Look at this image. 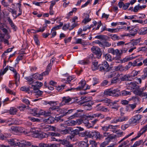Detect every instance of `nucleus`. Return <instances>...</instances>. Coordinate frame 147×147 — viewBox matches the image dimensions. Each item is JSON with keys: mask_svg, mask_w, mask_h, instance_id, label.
I'll return each mask as SVG.
<instances>
[{"mask_svg": "<svg viewBox=\"0 0 147 147\" xmlns=\"http://www.w3.org/2000/svg\"><path fill=\"white\" fill-rule=\"evenodd\" d=\"M50 125H45L40 126V127H34L31 128L32 132L33 133H38V132H40L42 130L45 131H47L49 130Z\"/></svg>", "mask_w": 147, "mask_h": 147, "instance_id": "nucleus-1", "label": "nucleus"}, {"mask_svg": "<svg viewBox=\"0 0 147 147\" xmlns=\"http://www.w3.org/2000/svg\"><path fill=\"white\" fill-rule=\"evenodd\" d=\"M34 113H33V115L34 116L38 117L40 115L47 116H49L51 115L50 111H44L42 110H40L39 111L34 110Z\"/></svg>", "mask_w": 147, "mask_h": 147, "instance_id": "nucleus-2", "label": "nucleus"}, {"mask_svg": "<svg viewBox=\"0 0 147 147\" xmlns=\"http://www.w3.org/2000/svg\"><path fill=\"white\" fill-rule=\"evenodd\" d=\"M92 52L95 54L98 58H100L102 53L100 49L97 47L94 46L91 49Z\"/></svg>", "mask_w": 147, "mask_h": 147, "instance_id": "nucleus-3", "label": "nucleus"}, {"mask_svg": "<svg viewBox=\"0 0 147 147\" xmlns=\"http://www.w3.org/2000/svg\"><path fill=\"white\" fill-rule=\"evenodd\" d=\"M142 117V115L139 114L136 115L129 120V123L130 124H134L138 123Z\"/></svg>", "mask_w": 147, "mask_h": 147, "instance_id": "nucleus-4", "label": "nucleus"}, {"mask_svg": "<svg viewBox=\"0 0 147 147\" xmlns=\"http://www.w3.org/2000/svg\"><path fill=\"white\" fill-rule=\"evenodd\" d=\"M108 52L109 53L115 55V57H121V55L120 51L117 49H114L113 48H109L108 50Z\"/></svg>", "mask_w": 147, "mask_h": 147, "instance_id": "nucleus-5", "label": "nucleus"}, {"mask_svg": "<svg viewBox=\"0 0 147 147\" xmlns=\"http://www.w3.org/2000/svg\"><path fill=\"white\" fill-rule=\"evenodd\" d=\"M100 71H108L109 67L108 63L106 61H104L103 63L99 65Z\"/></svg>", "mask_w": 147, "mask_h": 147, "instance_id": "nucleus-6", "label": "nucleus"}, {"mask_svg": "<svg viewBox=\"0 0 147 147\" xmlns=\"http://www.w3.org/2000/svg\"><path fill=\"white\" fill-rule=\"evenodd\" d=\"M60 132L61 134L65 135L68 134H74L75 130H74L71 127H67L65 129L61 130Z\"/></svg>", "mask_w": 147, "mask_h": 147, "instance_id": "nucleus-7", "label": "nucleus"}, {"mask_svg": "<svg viewBox=\"0 0 147 147\" xmlns=\"http://www.w3.org/2000/svg\"><path fill=\"white\" fill-rule=\"evenodd\" d=\"M146 87L140 88L139 86L138 88H136L133 91L134 93L136 95H138L140 97H142L144 91L145 90Z\"/></svg>", "mask_w": 147, "mask_h": 147, "instance_id": "nucleus-8", "label": "nucleus"}, {"mask_svg": "<svg viewBox=\"0 0 147 147\" xmlns=\"http://www.w3.org/2000/svg\"><path fill=\"white\" fill-rule=\"evenodd\" d=\"M138 30H139V28L137 26H135L134 27H132L129 26L128 32L131 33V36H134L137 34Z\"/></svg>", "mask_w": 147, "mask_h": 147, "instance_id": "nucleus-9", "label": "nucleus"}, {"mask_svg": "<svg viewBox=\"0 0 147 147\" xmlns=\"http://www.w3.org/2000/svg\"><path fill=\"white\" fill-rule=\"evenodd\" d=\"M17 146L19 147H26L30 146L31 145L30 142L26 141V140H19L18 141Z\"/></svg>", "mask_w": 147, "mask_h": 147, "instance_id": "nucleus-10", "label": "nucleus"}, {"mask_svg": "<svg viewBox=\"0 0 147 147\" xmlns=\"http://www.w3.org/2000/svg\"><path fill=\"white\" fill-rule=\"evenodd\" d=\"M90 138L94 137L96 139H101L103 138V136L98 131H94L89 134Z\"/></svg>", "mask_w": 147, "mask_h": 147, "instance_id": "nucleus-11", "label": "nucleus"}, {"mask_svg": "<svg viewBox=\"0 0 147 147\" xmlns=\"http://www.w3.org/2000/svg\"><path fill=\"white\" fill-rule=\"evenodd\" d=\"M71 100V98L68 96L63 97L61 102L59 103V106H62L63 105H65L66 104L69 102Z\"/></svg>", "mask_w": 147, "mask_h": 147, "instance_id": "nucleus-12", "label": "nucleus"}, {"mask_svg": "<svg viewBox=\"0 0 147 147\" xmlns=\"http://www.w3.org/2000/svg\"><path fill=\"white\" fill-rule=\"evenodd\" d=\"M94 117H100L102 119L104 117V116L101 113H96L93 114L92 116H87V118L89 119H91V118H94Z\"/></svg>", "mask_w": 147, "mask_h": 147, "instance_id": "nucleus-13", "label": "nucleus"}, {"mask_svg": "<svg viewBox=\"0 0 147 147\" xmlns=\"http://www.w3.org/2000/svg\"><path fill=\"white\" fill-rule=\"evenodd\" d=\"M18 140L16 139H11L8 140V143L11 146L15 147L17 146Z\"/></svg>", "mask_w": 147, "mask_h": 147, "instance_id": "nucleus-14", "label": "nucleus"}, {"mask_svg": "<svg viewBox=\"0 0 147 147\" xmlns=\"http://www.w3.org/2000/svg\"><path fill=\"white\" fill-rule=\"evenodd\" d=\"M88 140L86 139L85 141L78 142V146L79 147H88L89 145L88 143Z\"/></svg>", "mask_w": 147, "mask_h": 147, "instance_id": "nucleus-15", "label": "nucleus"}, {"mask_svg": "<svg viewBox=\"0 0 147 147\" xmlns=\"http://www.w3.org/2000/svg\"><path fill=\"white\" fill-rule=\"evenodd\" d=\"M147 131V124L142 127L138 133L137 138H139L140 136L145 133Z\"/></svg>", "mask_w": 147, "mask_h": 147, "instance_id": "nucleus-16", "label": "nucleus"}, {"mask_svg": "<svg viewBox=\"0 0 147 147\" xmlns=\"http://www.w3.org/2000/svg\"><path fill=\"white\" fill-rule=\"evenodd\" d=\"M34 92L35 93V95L36 98L41 96L43 92L39 90V89H33Z\"/></svg>", "mask_w": 147, "mask_h": 147, "instance_id": "nucleus-17", "label": "nucleus"}, {"mask_svg": "<svg viewBox=\"0 0 147 147\" xmlns=\"http://www.w3.org/2000/svg\"><path fill=\"white\" fill-rule=\"evenodd\" d=\"M7 19L8 21L9 24L11 25V27H12L13 29L15 31H16L17 30V27L13 23L11 19L10 18V17H7Z\"/></svg>", "mask_w": 147, "mask_h": 147, "instance_id": "nucleus-18", "label": "nucleus"}, {"mask_svg": "<svg viewBox=\"0 0 147 147\" xmlns=\"http://www.w3.org/2000/svg\"><path fill=\"white\" fill-rule=\"evenodd\" d=\"M141 41V38H140L136 39L133 40L132 42L129 43L127 44H128L129 45H136L139 44Z\"/></svg>", "mask_w": 147, "mask_h": 147, "instance_id": "nucleus-19", "label": "nucleus"}, {"mask_svg": "<svg viewBox=\"0 0 147 147\" xmlns=\"http://www.w3.org/2000/svg\"><path fill=\"white\" fill-rule=\"evenodd\" d=\"M35 84L34 85H32V88L33 89H39L43 85V84L42 83L38 81L36 82L35 83Z\"/></svg>", "mask_w": 147, "mask_h": 147, "instance_id": "nucleus-20", "label": "nucleus"}, {"mask_svg": "<svg viewBox=\"0 0 147 147\" xmlns=\"http://www.w3.org/2000/svg\"><path fill=\"white\" fill-rule=\"evenodd\" d=\"M139 86L136 82H131L129 84V87L131 90H135L139 88Z\"/></svg>", "mask_w": 147, "mask_h": 147, "instance_id": "nucleus-21", "label": "nucleus"}, {"mask_svg": "<svg viewBox=\"0 0 147 147\" xmlns=\"http://www.w3.org/2000/svg\"><path fill=\"white\" fill-rule=\"evenodd\" d=\"M120 90L118 89H114L113 90H111L110 96H115L118 97L119 96L117 92H119Z\"/></svg>", "mask_w": 147, "mask_h": 147, "instance_id": "nucleus-22", "label": "nucleus"}, {"mask_svg": "<svg viewBox=\"0 0 147 147\" xmlns=\"http://www.w3.org/2000/svg\"><path fill=\"white\" fill-rule=\"evenodd\" d=\"M79 84L81 85V86H80L75 89H76L77 90H81L84 88V86L86 85V83L85 81L82 80L79 83Z\"/></svg>", "mask_w": 147, "mask_h": 147, "instance_id": "nucleus-23", "label": "nucleus"}, {"mask_svg": "<svg viewBox=\"0 0 147 147\" xmlns=\"http://www.w3.org/2000/svg\"><path fill=\"white\" fill-rule=\"evenodd\" d=\"M139 32L141 35H145L147 34V27L141 28L139 30Z\"/></svg>", "mask_w": 147, "mask_h": 147, "instance_id": "nucleus-24", "label": "nucleus"}, {"mask_svg": "<svg viewBox=\"0 0 147 147\" xmlns=\"http://www.w3.org/2000/svg\"><path fill=\"white\" fill-rule=\"evenodd\" d=\"M92 69L93 71L96 70L98 69H99L98 62H94L92 63Z\"/></svg>", "mask_w": 147, "mask_h": 147, "instance_id": "nucleus-25", "label": "nucleus"}, {"mask_svg": "<svg viewBox=\"0 0 147 147\" xmlns=\"http://www.w3.org/2000/svg\"><path fill=\"white\" fill-rule=\"evenodd\" d=\"M32 77L34 79L39 80H41L43 79L42 74H39L38 73H36L32 75Z\"/></svg>", "mask_w": 147, "mask_h": 147, "instance_id": "nucleus-26", "label": "nucleus"}, {"mask_svg": "<svg viewBox=\"0 0 147 147\" xmlns=\"http://www.w3.org/2000/svg\"><path fill=\"white\" fill-rule=\"evenodd\" d=\"M61 143L67 147H72V144H70L69 142L66 140H61Z\"/></svg>", "mask_w": 147, "mask_h": 147, "instance_id": "nucleus-27", "label": "nucleus"}, {"mask_svg": "<svg viewBox=\"0 0 147 147\" xmlns=\"http://www.w3.org/2000/svg\"><path fill=\"white\" fill-rule=\"evenodd\" d=\"M40 132H38V133H33L34 134L37 135L36 136L38 138H39L42 139L46 137L47 136L46 134L44 133H39Z\"/></svg>", "mask_w": 147, "mask_h": 147, "instance_id": "nucleus-28", "label": "nucleus"}, {"mask_svg": "<svg viewBox=\"0 0 147 147\" xmlns=\"http://www.w3.org/2000/svg\"><path fill=\"white\" fill-rule=\"evenodd\" d=\"M28 118L31 121L33 122H40L42 121L43 119H39L37 118H35L34 117H29Z\"/></svg>", "mask_w": 147, "mask_h": 147, "instance_id": "nucleus-29", "label": "nucleus"}, {"mask_svg": "<svg viewBox=\"0 0 147 147\" xmlns=\"http://www.w3.org/2000/svg\"><path fill=\"white\" fill-rule=\"evenodd\" d=\"M104 57L105 59L108 61H113V57L109 53H107L105 55Z\"/></svg>", "mask_w": 147, "mask_h": 147, "instance_id": "nucleus-30", "label": "nucleus"}, {"mask_svg": "<svg viewBox=\"0 0 147 147\" xmlns=\"http://www.w3.org/2000/svg\"><path fill=\"white\" fill-rule=\"evenodd\" d=\"M126 57L125 58H124L123 59H122V63H125V62H127L128 61L131 60L133 59H135L136 57Z\"/></svg>", "mask_w": 147, "mask_h": 147, "instance_id": "nucleus-31", "label": "nucleus"}, {"mask_svg": "<svg viewBox=\"0 0 147 147\" xmlns=\"http://www.w3.org/2000/svg\"><path fill=\"white\" fill-rule=\"evenodd\" d=\"M119 74H117V75H116L117 77L113 78L111 81V83L112 84H116L117 83L119 82L120 80L118 78V76Z\"/></svg>", "mask_w": 147, "mask_h": 147, "instance_id": "nucleus-32", "label": "nucleus"}, {"mask_svg": "<svg viewBox=\"0 0 147 147\" xmlns=\"http://www.w3.org/2000/svg\"><path fill=\"white\" fill-rule=\"evenodd\" d=\"M131 77L129 75H125L121 77V80L122 81L131 80Z\"/></svg>", "mask_w": 147, "mask_h": 147, "instance_id": "nucleus-33", "label": "nucleus"}, {"mask_svg": "<svg viewBox=\"0 0 147 147\" xmlns=\"http://www.w3.org/2000/svg\"><path fill=\"white\" fill-rule=\"evenodd\" d=\"M14 74V77L15 79L16 84L17 82L19 81L20 79V75L19 74L17 73V72L15 71Z\"/></svg>", "mask_w": 147, "mask_h": 147, "instance_id": "nucleus-34", "label": "nucleus"}, {"mask_svg": "<svg viewBox=\"0 0 147 147\" xmlns=\"http://www.w3.org/2000/svg\"><path fill=\"white\" fill-rule=\"evenodd\" d=\"M118 126V125L113 126L111 125H109V129H112V131L113 133H116L117 131L116 130V129Z\"/></svg>", "mask_w": 147, "mask_h": 147, "instance_id": "nucleus-35", "label": "nucleus"}, {"mask_svg": "<svg viewBox=\"0 0 147 147\" xmlns=\"http://www.w3.org/2000/svg\"><path fill=\"white\" fill-rule=\"evenodd\" d=\"M17 111V109L14 107H11L9 110V112L11 114L14 115L16 114V113Z\"/></svg>", "mask_w": 147, "mask_h": 147, "instance_id": "nucleus-36", "label": "nucleus"}, {"mask_svg": "<svg viewBox=\"0 0 147 147\" xmlns=\"http://www.w3.org/2000/svg\"><path fill=\"white\" fill-rule=\"evenodd\" d=\"M140 61V60L139 59H137L136 60L134 61L133 63L131 62H129V65H132L133 66L135 67L136 66L137 64Z\"/></svg>", "mask_w": 147, "mask_h": 147, "instance_id": "nucleus-37", "label": "nucleus"}, {"mask_svg": "<svg viewBox=\"0 0 147 147\" xmlns=\"http://www.w3.org/2000/svg\"><path fill=\"white\" fill-rule=\"evenodd\" d=\"M116 136V135L113 134H109L108 136L105 138L106 140L109 141V142L110 140L115 138Z\"/></svg>", "mask_w": 147, "mask_h": 147, "instance_id": "nucleus-38", "label": "nucleus"}, {"mask_svg": "<svg viewBox=\"0 0 147 147\" xmlns=\"http://www.w3.org/2000/svg\"><path fill=\"white\" fill-rule=\"evenodd\" d=\"M55 118L52 117H49L48 119L45 120V121L48 123H52L54 122Z\"/></svg>", "mask_w": 147, "mask_h": 147, "instance_id": "nucleus-39", "label": "nucleus"}, {"mask_svg": "<svg viewBox=\"0 0 147 147\" xmlns=\"http://www.w3.org/2000/svg\"><path fill=\"white\" fill-rule=\"evenodd\" d=\"M121 57H113V61H115L116 63H122V59H121Z\"/></svg>", "mask_w": 147, "mask_h": 147, "instance_id": "nucleus-40", "label": "nucleus"}, {"mask_svg": "<svg viewBox=\"0 0 147 147\" xmlns=\"http://www.w3.org/2000/svg\"><path fill=\"white\" fill-rule=\"evenodd\" d=\"M63 25V24L62 22H60V24L59 25H57L56 26H55L52 29V30H54L56 31V30L60 29L61 28L62 26Z\"/></svg>", "mask_w": 147, "mask_h": 147, "instance_id": "nucleus-41", "label": "nucleus"}, {"mask_svg": "<svg viewBox=\"0 0 147 147\" xmlns=\"http://www.w3.org/2000/svg\"><path fill=\"white\" fill-rule=\"evenodd\" d=\"M49 146V144L41 142L39 144L38 146H33L32 147H48Z\"/></svg>", "mask_w": 147, "mask_h": 147, "instance_id": "nucleus-42", "label": "nucleus"}, {"mask_svg": "<svg viewBox=\"0 0 147 147\" xmlns=\"http://www.w3.org/2000/svg\"><path fill=\"white\" fill-rule=\"evenodd\" d=\"M18 4L19 5V13L17 15H16L15 19L18 16L21 15L22 14V9L21 8V5L20 3H18Z\"/></svg>", "mask_w": 147, "mask_h": 147, "instance_id": "nucleus-43", "label": "nucleus"}, {"mask_svg": "<svg viewBox=\"0 0 147 147\" xmlns=\"http://www.w3.org/2000/svg\"><path fill=\"white\" fill-rule=\"evenodd\" d=\"M106 30L112 33L117 32H119V29H118V28L113 29L108 28Z\"/></svg>", "mask_w": 147, "mask_h": 147, "instance_id": "nucleus-44", "label": "nucleus"}, {"mask_svg": "<svg viewBox=\"0 0 147 147\" xmlns=\"http://www.w3.org/2000/svg\"><path fill=\"white\" fill-rule=\"evenodd\" d=\"M72 110H67L65 109H64L63 112L64 115H66L71 113L72 112Z\"/></svg>", "mask_w": 147, "mask_h": 147, "instance_id": "nucleus-45", "label": "nucleus"}, {"mask_svg": "<svg viewBox=\"0 0 147 147\" xmlns=\"http://www.w3.org/2000/svg\"><path fill=\"white\" fill-rule=\"evenodd\" d=\"M88 119H89L87 118V116H86V118H85V119H83L82 122L85 124V125H87L88 127H90V126H89L88 125H90V124L89 123Z\"/></svg>", "mask_w": 147, "mask_h": 147, "instance_id": "nucleus-46", "label": "nucleus"}, {"mask_svg": "<svg viewBox=\"0 0 147 147\" xmlns=\"http://www.w3.org/2000/svg\"><path fill=\"white\" fill-rule=\"evenodd\" d=\"M121 122H123L127 120L128 119V117L127 116H124L119 117Z\"/></svg>", "mask_w": 147, "mask_h": 147, "instance_id": "nucleus-47", "label": "nucleus"}, {"mask_svg": "<svg viewBox=\"0 0 147 147\" xmlns=\"http://www.w3.org/2000/svg\"><path fill=\"white\" fill-rule=\"evenodd\" d=\"M109 141L106 140L100 144V146L101 147H104L107 145L109 143Z\"/></svg>", "mask_w": 147, "mask_h": 147, "instance_id": "nucleus-48", "label": "nucleus"}, {"mask_svg": "<svg viewBox=\"0 0 147 147\" xmlns=\"http://www.w3.org/2000/svg\"><path fill=\"white\" fill-rule=\"evenodd\" d=\"M5 89L6 92L10 94L13 95H15V92H14L12 90H10L7 87H5Z\"/></svg>", "mask_w": 147, "mask_h": 147, "instance_id": "nucleus-49", "label": "nucleus"}, {"mask_svg": "<svg viewBox=\"0 0 147 147\" xmlns=\"http://www.w3.org/2000/svg\"><path fill=\"white\" fill-rule=\"evenodd\" d=\"M118 122H121L119 117H115L112 121V123H116Z\"/></svg>", "mask_w": 147, "mask_h": 147, "instance_id": "nucleus-50", "label": "nucleus"}, {"mask_svg": "<svg viewBox=\"0 0 147 147\" xmlns=\"http://www.w3.org/2000/svg\"><path fill=\"white\" fill-rule=\"evenodd\" d=\"M129 26H127V27L125 26H123L121 27L118 28V29H119V31L121 29H123L125 30L126 31H128V30H129Z\"/></svg>", "mask_w": 147, "mask_h": 147, "instance_id": "nucleus-51", "label": "nucleus"}, {"mask_svg": "<svg viewBox=\"0 0 147 147\" xmlns=\"http://www.w3.org/2000/svg\"><path fill=\"white\" fill-rule=\"evenodd\" d=\"M134 134V132H132L131 133H130V134L127 135L126 136H125V137L122 139L119 142V143H120L121 142H123L124 140H125V139H127L130 136H131V135L133 134Z\"/></svg>", "mask_w": 147, "mask_h": 147, "instance_id": "nucleus-52", "label": "nucleus"}, {"mask_svg": "<svg viewBox=\"0 0 147 147\" xmlns=\"http://www.w3.org/2000/svg\"><path fill=\"white\" fill-rule=\"evenodd\" d=\"M136 105L135 104H129L127 106V107L129 109V108L132 110H133L136 107Z\"/></svg>", "mask_w": 147, "mask_h": 147, "instance_id": "nucleus-53", "label": "nucleus"}, {"mask_svg": "<svg viewBox=\"0 0 147 147\" xmlns=\"http://www.w3.org/2000/svg\"><path fill=\"white\" fill-rule=\"evenodd\" d=\"M117 74L118 73L115 72H111L108 76V77L109 78H110L115 77L116 76Z\"/></svg>", "mask_w": 147, "mask_h": 147, "instance_id": "nucleus-54", "label": "nucleus"}, {"mask_svg": "<svg viewBox=\"0 0 147 147\" xmlns=\"http://www.w3.org/2000/svg\"><path fill=\"white\" fill-rule=\"evenodd\" d=\"M76 43L80 44L82 45H84L85 44V43L81 39L79 38L77 39L76 40Z\"/></svg>", "mask_w": 147, "mask_h": 147, "instance_id": "nucleus-55", "label": "nucleus"}, {"mask_svg": "<svg viewBox=\"0 0 147 147\" xmlns=\"http://www.w3.org/2000/svg\"><path fill=\"white\" fill-rule=\"evenodd\" d=\"M20 90L24 91H25L26 92H28L30 90L29 88H27L25 86H23L20 88Z\"/></svg>", "mask_w": 147, "mask_h": 147, "instance_id": "nucleus-56", "label": "nucleus"}, {"mask_svg": "<svg viewBox=\"0 0 147 147\" xmlns=\"http://www.w3.org/2000/svg\"><path fill=\"white\" fill-rule=\"evenodd\" d=\"M130 5V3H126L125 4H123L122 9L124 10H126L127 9Z\"/></svg>", "mask_w": 147, "mask_h": 147, "instance_id": "nucleus-57", "label": "nucleus"}, {"mask_svg": "<svg viewBox=\"0 0 147 147\" xmlns=\"http://www.w3.org/2000/svg\"><path fill=\"white\" fill-rule=\"evenodd\" d=\"M93 27V26L92 25H90V26L88 25L87 26H84L83 27V31H85L88 29H90Z\"/></svg>", "mask_w": 147, "mask_h": 147, "instance_id": "nucleus-58", "label": "nucleus"}, {"mask_svg": "<svg viewBox=\"0 0 147 147\" xmlns=\"http://www.w3.org/2000/svg\"><path fill=\"white\" fill-rule=\"evenodd\" d=\"M140 72V71H136V70H133L132 72V76L135 77L139 74Z\"/></svg>", "mask_w": 147, "mask_h": 147, "instance_id": "nucleus-59", "label": "nucleus"}, {"mask_svg": "<svg viewBox=\"0 0 147 147\" xmlns=\"http://www.w3.org/2000/svg\"><path fill=\"white\" fill-rule=\"evenodd\" d=\"M123 96H126L128 95H130L131 93L130 92L127 91L126 90H123L121 92Z\"/></svg>", "mask_w": 147, "mask_h": 147, "instance_id": "nucleus-60", "label": "nucleus"}, {"mask_svg": "<svg viewBox=\"0 0 147 147\" xmlns=\"http://www.w3.org/2000/svg\"><path fill=\"white\" fill-rule=\"evenodd\" d=\"M102 47L105 46L110 47L111 45V44L106 41H102Z\"/></svg>", "mask_w": 147, "mask_h": 147, "instance_id": "nucleus-61", "label": "nucleus"}, {"mask_svg": "<svg viewBox=\"0 0 147 147\" xmlns=\"http://www.w3.org/2000/svg\"><path fill=\"white\" fill-rule=\"evenodd\" d=\"M139 5H140V4H138V5L135 6L134 7V8L133 9V11L134 12H137L140 9V7H139Z\"/></svg>", "mask_w": 147, "mask_h": 147, "instance_id": "nucleus-62", "label": "nucleus"}, {"mask_svg": "<svg viewBox=\"0 0 147 147\" xmlns=\"http://www.w3.org/2000/svg\"><path fill=\"white\" fill-rule=\"evenodd\" d=\"M102 102L103 103L109 104L111 103V100L107 98H105L102 99Z\"/></svg>", "mask_w": 147, "mask_h": 147, "instance_id": "nucleus-63", "label": "nucleus"}, {"mask_svg": "<svg viewBox=\"0 0 147 147\" xmlns=\"http://www.w3.org/2000/svg\"><path fill=\"white\" fill-rule=\"evenodd\" d=\"M80 116V115H78L77 113H74L73 115L69 117V119H72L76 117H78Z\"/></svg>", "mask_w": 147, "mask_h": 147, "instance_id": "nucleus-64", "label": "nucleus"}]
</instances>
